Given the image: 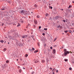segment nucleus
Segmentation results:
<instances>
[{"label":"nucleus","instance_id":"obj_1","mask_svg":"<svg viewBox=\"0 0 74 74\" xmlns=\"http://www.w3.org/2000/svg\"><path fill=\"white\" fill-rule=\"evenodd\" d=\"M64 54H63L62 55V56L63 57L66 56V55H67V53H70L69 51H67V50H66V49H64Z\"/></svg>","mask_w":74,"mask_h":74},{"label":"nucleus","instance_id":"obj_2","mask_svg":"<svg viewBox=\"0 0 74 74\" xmlns=\"http://www.w3.org/2000/svg\"><path fill=\"white\" fill-rule=\"evenodd\" d=\"M26 12H25L24 10H21V11H20V13H22V14H25V13Z\"/></svg>","mask_w":74,"mask_h":74},{"label":"nucleus","instance_id":"obj_3","mask_svg":"<svg viewBox=\"0 0 74 74\" xmlns=\"http://www.w3.org/2000/svg\"><path fill=\"white\" fill-rule=\"evenodd\" d=\"M16 45H19L20 46V47L21 46V44L20 42L18 41L17 42Z\"/></svg>","mask_w":74,"mask_h":74},{"label":"nucleus","instance_id":"obj_4","mask_svg":"<svg viewBox=\"0 0 74 74\" xmlns=\"http://www.w3.org/2000/svg\"><path fill=\"white\" fill-rule=\"evenodd\" d=\"M34 23H35V24L36 25H37V20H34Z\"/></svg>","mask_w":74,"mask_h":74},{"label":"nucleus","instance_id":"obj_5","mask_svg":"<svg viewBox=\"0 0 74 74\" xmlns=\"http://www.w3.org/2000/svg\"><path fill=\"white\" fill-rule=\"evenodd\" d=\"M55 52H56V50H55V49H53V52H52L53 53H55Z\"/></svg>","mask_w":74,"mask_h":74},{"label":"nucleus","instance_id":"obj_6","mask_svg":"<svg viewBox=\"0 0 74 74\" xmlns=\"http://www.w3.org/2000/svg\"><path fill=\"white\" fill-rule=\"evenodd\" d=\"M26 37H27V35L23 36L22 37V38L23 39L25 38H26Z\"/></svg>","mask_w":74,"mask_h":74},{"label":"nucleus","instance_id":"obj_7","mask_svg":"<svg viewBox=\"0 0 74 74\" xmlns=\"http://www.w3.org/2000/svg\"><path fill=\"white\" fill-rule=\"evenodd\" d=\"M38 62H39V61H38V60H36L35 62H34V63H38Z\"/></svg>","mask_w":74,"mask_h":74},{"label":"nucleus","instance_id":"obj_8","mask_svg":"<svg viewBox=\"0 0 74 74\" xmlns=\"http://www.w3.org/2000/svg\"><path fill=\"white\" fill-rule=\"evenodd\" d=\"M19 73H21V72H22V70L21 69H20L19 70Z\"/></svg>","mask_w":74,"mask_h":74},{"label":"nucleus","instance_id":"obj_9","mask_svg":"<svg viewBox=\"0 0 74 74\" xmlns=\"http://www.w3.org/2000/svg\"><path fill=\"white\" fill-rule=\"evenodd\" d=\"M6 50H7V49L5 48L3 49V52H5V51H6Z\"/></svg>","mask_w":74,"mask_h":74},{"label":"nucleus","instance_id":"obj_10","mask_svg":"<svg viewBox=\"0 0 74 74\" xmlns=\"http://www.w3.org/2000/svg\"><path fill=\"white\" fill-rule=\"evenodd\" d=\"M41 62L42 63H44L45 62V60H42Z\"/></svg>","mask_w":74,"mask_h":74},{"label":"nucleus","instance_id":"obj_11","mask_svg":"<svg viewBox=\"0 0 74 74\" xmlns=\"http://www.w3.org/2000/svg\"><path fill=\"white\" fill-rule=\"evenodd\" d=\"M4 66L5 67H7V64H4Z\"/></svg>","mask_w":74,"mask_h":74},{"label":"nucleus","instance_id":"obj_12","mask_svg":"<svg viewBox=\"0 0 74 74\" xmlns=\"http://www.w3.org/2000/svg\"><path fill=\"white\" fill-rule=\"evenodd\" d=\"M38 51V50L35 51H34V53H37Z\"/></svg>","mask_w":74,"mask_h":74},{"label":"nucleus","instance_id":"obj_13","mask_svg":"<svg viewBox=\"0 0 74 74\" xmlns=\"http://www.w3.org/2000/svg\"><path fill=\"white\" fill-rule=\"evenodd\" d=\"M58 16H56L55 17L56 19H58Z\"/></svg>","mask_w":74,"mask_h":74},{"label":"nucleus","instance_id":"obj_14","mask_svg":"<svg viewBox=\"0 0 74 74\" xmlns=\"http://www.w3.org/2000/svg\"><path fill=\"white\" fill-rule=\"evenodd\" d=\"M28 56V55L27 54H26L25 55V58H26V57H27Z\"/></svg>","mask_w":74,"mask_h":74},{"label":"nucleus","instance_id":"obj_15","mask_svg":"<svg viewBox=\"0 0 74 74\" xmlns=\"http://www.w3.org/2000/svg\"><path fill=\"white\" fill-rule=\"evenodd\" d=\"M46 16H49V14H46Z\"/></svg>","mask_w":74,"mask_h":74},{"label":"nucleus","instance_id":"obj_16","mask_svg":"<svg viewBox=\"0 0 74 74\" xmlns=\"http://www.w3.org/2000/svg\"><path fill=\"white\" fill-rule=\"evenodd\" d=\"M37 17L38 18H40V16H39V15H38L37 16Z\"/></svg>","mask_w":74,"mask_h":74},{"label":"nucleus","instance_id":"obj_17","mask_svg":"<svg viewBox=\"0 0 74 74\" xmlns=\"http://www.w3.org/2000/svg\"><path fill=\"white\" fill-rule=\"evenodd\" d=\"M64 60H65V62H67V61H68V60L65 59Z\"/></svg>","mask_w":74,"mask_h":74},{"label":"nucleus","instance_id":"obj_18","mask_svg":"<svg viewBox=\"0 0 74 74\" xmlns=\"http://www.w3.org/2000/svg\"><path fill=\"white\" fill-rule=\"evenodd\" d=\"M64 32H65L66 33H67V32H68V30L65 31H64Z\"/></svg>","mask_w":74,"mask_h":74},{"label":"nucleus","instance_id":"obj_19","mask_svg":"<svg viewBox=\"0 0 74 74\" xmlns=\"http://www.w3.org/2000/svg\"><path fill=\"white\" fill-rule=\"evenodd\" d=\"M56 39H57V38H56L55 39H54L53 40L54 41H56Z\"/></svg>","mask_w":74,"mask_h":74},{"label":"nucleus","instance_id":"obj_20","mask_svg":"<svg viewBox=\"0 0 74 74\" xmlns=\"http://www.w3.org/2000/svg\"><path fill=\"white\" fill-rule=\"evenodd\" d=\"M32 51H34V50H35V49L34 48H32Z\"/></svg>","mask_w":74,"mask_h":74},{"label":"nucleus","instance_id":"obj_21","mask_svg":"<svg viewBox=\"0 0 74 74\" xmlns=\"http://www.w3.org/2000/svg\"><path fill=\"white\" fill-rule=\"evenodd\" d=\"M6 63H8L9 62V61L8 60H7L6 61Z\"/></svg>","mask_w":74,"mask_h":74},{"label":"nucleus","instance_id":"obj_22","mask_svg":"<svg viewBox=\"0 0 74 74\" xmlns=\"http://www.w3.org/2000/svg\"><path fill=\"white\" fill-rule=\"evenodd\" d=\"M49 8H51V9H52V7H51V6H49Z\"/></svg>","mask_w":74,"mask_h":74},{"label":"nucleus","instance_id":"obj_23","mask_svg":"<svg viewBox=\"0 0 74 74\" xmlns=\"http://www.w3.org/2000/svg\"><path fill=\"white\" fill-rule=\"evenodd\" d=\"M0 42H4V41L3 40H0Z\"/></svg>","mask_w":74,"mask_h":74},{"label":"nucleus","instance_id":"obj_24","mask_svg":"<svg viewBox=\"0 0 74 74\" xmlns=\"http://www.w3.org/2000/svg\"><path fill=\"white\" fill-rule=\"evenodd\" d=\"M57 27L58 28H59V27H60V28H61V27H60V25H59Z\"/></svg>","mask_w":74,"mask_h":74},{"label":"nucleus","instance_id":"obj_25","mask_svg":"<svg viewBox=\"0 0 74 74\" xmlns=\"http://www.w3.org/2000/svg\"><path fill=\"white\" fill-rule=\"evenodd\" d=\"M34 6L35 7H37V6L36 5H34Z\"/></svg>","mask_w":74,"mask_h":74},{"label":"nucleus","instance_id":"obj_26","mask_svg":"<svg viewBox=\"0 0 74 74\" xmlns=\"http://www.w3.org/2000/svg\"><path fill=\"white\" fill-rule=\"evenodd\" d=\"M44 30L47 31V28H44Z\"/></svg>","mask_w":74,"mask_h":74},{"label":"nucleus","instance_id":"obj_27","mask_svg":"<svg viewBox=\"0 0 74 74\" xmlns=\"http://www.w3.org/2000/svg\"><path fill=\"white\" fill-rule=\"evenodd\" d=\"M29 50L30 51H32V49H29Z\"/></svg>","mask_w":74,"mask_h":74},{"label":"nucleus","instance_id":"obj_28","mask_svg":"<svg viewBox=\"0 0 74 74\" xmlns=\"http://www.w3.org/2000/svg\"><path fill=\"white\" fill-rule=\"evenodd\" d=\"M69 32L70 33H71V30H69Z\"/></svg>","mask_w":74,"mask_h":74},{"label":"nucleus","instance_id":"obj_29","mask_svg":"<svg viewBox=\"0 0 74 74\" xmlns=\"http://www.w3.org/2000/svg\"><path fill=\"white\" fill-rule=\"evenodd\" d=\"M72 69V68H69V69L70 70H71Z\"/></svg>","mask_w":74,"mask_h":74},{"label":"nucleus","instance_id":"obj_30","mask_svg":"<svg viewBox=\"0 0 74 74\" xmlns=\"http://www.w3.org/2000/svg\"><path fill=\"white\" fill-rule=\"evenodd\" d=\"M20 25H21L20 24H18V25H17V27H18V26H20Z\"/></svg>","mask_w":74,"mask_h":74},{"label":"nucleus","instance_id":"obj_31","mask_svg":"<svg viewBox=\"0 0 74 74\" xmlns=\"http://www.w3.org/2000/svg\"><path fill=\"white\" fill-rule=\"evenodd\" d=\"M32 74H34V72H32Z\"/></svg>","mask_w":74,"mask_h":74},{"label":"nucleus","instance_id":"obj_32","mask_svg":"<svg viewBox=\"0 0 74 74\" xmlns=\"http://www.w3.org/2000/svg\"><path fill=\"white\" fill-rule=\"evenodd\" d=\"M41 26H39V29H41Z\"/></svg>","mask_w":74,"mask_h":74},{"label":"nucleus","instance_id":"obj_33","mask_svg":"<svg viewBox=\"0 0 74 74\" xmlns=\"http://www.w3.org/2000/svg\"><path fill=\"white\" fill-rule=\"evenodd\" d=\"M54 69H55V68H54L53 70H52V71H53H53H54Z\"/></svg>","mask_w":74,"mask_h":74},{"label":"nucleus","instance_id":"obj_34","mask_svg":"<svg viewBox=\"0 0 74 74\" xmlns=\"http://www.w3.org/2000/svg\"><path fill=\"white\" fill-rule=\"evenodd\" d=\"M63 22H66V21L64 20H63Z\"/></svg>","mask_w":74,"mask_h":74},{"label":"nucleus","instance_id":"obj_35","mask_svg":"<svg viewBox=\"0 0 74 74\" xmlns=\"http://www.w3.org/2000/svg\"><path fill=\"white\" fill-rule=\"evenodd\" d=\"M50 48L51 49H52V47H50Z\"/></svg>","mask_w":74,"mask_h":74},{"label":"nucleus","instance_id":"obj_36","mask_svg":"<svg viewBox=\"0 0 74 74\" xmlns=\"http://www.w3.org/2000/svg\"><path fill=\"white\" fill-rule=\"evenodd\" d=\"M71 8V6H70V5L69 6V8Z\"/></svg>","mask_w":74,"mask_h":74},{"label":"nucleus","instance_id":"obj_37","mask_svg":"<svg viewBox=\"0 0 74 74\" xmlns=\"http://www.w3.org/2000/svg\"><path fill=\"white\" fill-rule=\"evenodd\" d=\"M4 25V24L3 23L2 24V26H3Z\"/></svg>","mask_w":74,"mask_h":74},{"label":"nucleus","instance_id":"obj_38","mask_svg":"<svg viewBox=\"0 0 74 74\" xmlns=\"http://www.w3.org/2000/svg\"><path fill=\"white\" fill-rule=\"evenodd\" d=\"M14 36H14V37H16V36H17V35H18L16 34L15 35V34H14Z\"/></svg>","mask_w":74,"mask_h":74},{"label":"nucleus","instance_id":"obj_39","mask_svg":"<svg viewBox=\"0 0 74 74\" xmlns=\"http://www.w3.org/2000/svg\"><path fill=\"white\" fill-rule=\"evenodd\" d=\"M50 70H52V68H50Z\"/></svg>","mask_w":74,"mask_h":74},{"label":"nucleus","instance_id":"obj_40","mask_svg":"<svg viewBox=\"0 0 74 74\" xmlns=\"http://www.w3.org/2000/svg\"><path fill=\"white\" fill-rule=\"evenodd\" d=\"M42 35H43V36H44V35H45V34H44V33H43V34H42Z\"/></svg>","mask_w":74,"mask_h":74},{"label":"nucleus","instance_id":"obj_41","mask_svg":"<svg viewBox=\"0 0 74 74\" xmlns=\"http://www.w3.org/2000/svg\"><path fill=\"white\" fill-rule=\"evenodd\" d=\"M44 46L45 47V46H46V44H44Z\"/></svg>","mask_w":74,"mask_h":74},{"label":"nucleus","instance_id":"obj_42","mask_svg":"<svg viewBox=\"0 0 74 74\" xmlns=\"http://www.w3.org/2000/svg\"><path fill=\"white\" fill-rule=\"evenodd\" d=\"M23 70H25V68H24V67H23Z\"/></svg>","mask_w":74,"mask_h":74},{"label":"nucleus","instance_id":"obj_43","mask_svg":"<svg viewBox=\"0 0 74 74\" xmlns=\"http://www.w3.org/2000/svg\"><path fill=\"white\" fill-rule=\"evenodd\" d=\"M21 23H23V21H21Z\"/></svg>","mask_w":74,"mask_h":74},{"label":"nucleus","instance_id":"obj_44","mask_svg":"<svg viewBox=\"0 0 74 74\" xmlns=\"http://www.w3.org/2000/svg\"><path fill=\"white\" fill-rule=\"evenodd\" d=\"M56 72H57V73H58V70H57L56 71Z\"/></svg>","mask_w":74,"mask_h":74},{"label":"nucleus","instance_id":"obj_45","mask_svg":"<svg viewBox=\"0 0 74 74\" xmlns=\"http://www.w3.org/2000/svg\"><path fill=\"white\" fill-rule=\"evenodd\" d=\"M32 38H33V40H34V38H33V36H32Z\"/></svg>","mask_w":74,"mask_h":74},{"label":"nucleus","instance_id":"obj_46","mask_svg":"<svg viewBox=\"0 0 74 74\" xmlns=\"http://www.w3.org/2000/svg\"><path fill=\"white\" fill-rule=\"evenodd\" d=\"M53 74H55V73H54V72H53Z\"/></svg>","mask_w":74,"mask_h":74},{"label":"nucleus","instance_id":"obj_47","mask_svg":"<svg viewBox=\"0 0 74 74\" xmlns=\"http://www.w3.org/2000/svg\"><path fill=\"white\" fill-rule=\"evenodd\" d=\"M56 47V45H55L54 46V47Z\"/></svg>","mask_w":74,"mask_h":74},{"label":"nucleus","instance_id":"obj_48","mask_svg":"<svg viewBox=\"0 0 74 74\" xmlns=\"http://www.w3.org/2000/svg\"><path fill=\"white\" fill-rule=\"evenodd\" d=\"M16 60H17V61H18V59H17Z\"/></svg>","mask_w":74,"mask_h":74},{"label":"nucleus","instance_id":"obj_49","mask_svg":"<svg viewBox=\"0 0 74 74\" xmlns=\"http://www.w3.org/2000/svg\"><path fill=\"white\" fill-rule=\"evenodd\" d=\"M61 10H62V11H63V9H61Z\"/></svg>","mask_w":74,"mask_h":74},{"label":"nucleus","instance_id":"obj_50","mask_svg":"<svg viewBox=\"0 0 74 74\" xmlns=\"http://www.w3.org/2000/svg\"><path fill=\"white\" fill-rule=\"evenodd\" d=\"M4 10V9H2V10Z\"/></svg>","mask_w":74,"mask_h":74},{"label":"nucleus","instance_id":"obj_51","mask_svg":"<svg viewBox=\"0 0 74 74\" xmlns=\"http://www.w3.org/2000/svg\"><path fill=\"white\" fill-rule=\"evenodd\" d=\"M28 25H29V26H30V24H28Z\"/></svg>","mask_w":74,"mask_h":74},{"label":"nucleus","instance_id":"obj_52","mask_svg":"<svg viewBox=\"0 0 74 74\" xmlns=\"http://www.w3.org/2000/svg\"><path fill=\"white\" fill-rule=\"evenodd\" d=\"M73 3H74V1H73Z\"/></svg>","mask_w":74,"mask_h":74},{"label":"nucleus","instance_id":"obj_53","mask_svg":"<svg viewBox=\"0 0 74 74\" xmlns=\"http://www.w3.org/2000/svg\"><path fill=\"white\" fill-rule=\"evenodd\" d=\"M26 28H28V27L27 26V27H26Z\"/></svg>","mask_w":74,"mask_h":74},{"label":"nucleus","instance_id":"obj_54","mask_svg":"<svg viewBox=\"0 0 74 74\" xmlns=\"http://www.w3.org/2000/svg\"><path fill=\"white\" fill-rule=\"evenodd\" d=\"M54 70H56V69H54Z\"/></svg>","mask_w":74,"mask_h":74},{"label":"nucleus","instance_id":"obj_55","mask_svg":"<svg viewBox=\"0 0 74 74\" xmlns=\"http://www.w3.org/2000/svg\"><path fill=\"white\" fill-rule=\"evenodd\" d=\"M8 44H10V42H8Z\"/></svg>","mask_w":74,"mask_h":74},{"label":"nucleus","instance_id":"obj_56","mask_svg":"<svg viewBox=\"0 0 74 74\" xmlns=\"http://www.w3.org/2000/svg\"><path fill=\"white\" fill-rule=\"evenodd\" d=\"M31 69H32V68L31 67Z\"/></svg>","mask_w":74,"mask_h":74},{"label":"nucleus","instance_id":"obj_57","mask_svg":"<svg viewBox=\"0 0 74 74\" xmlns=\"http://www.w3.org/2000/svg\"><path fill=\"white\" fill-rule=\"evenodd\" d=\"M71 53H72V52H71Z\"/></svg>","mask_w":74,"mask_h":74},{"label":"nucleus","instance_id":"obj_58","mask_svg":"<svg viewBox=\"0 0 74 74\" xmlns=\"http://www.w3.org/2000/svg\"><path fill=\"white\" fill-rule=\"evenodd\" d=\"M25 30H26V29H25Z\"/></svg>","mask_w":74,"mask_h":74},{"label":"nucleus","instance_id":"obj_59","mask_svg":"<svg viewBox=\"0 0 74 74\" xmlns=\"http://www.w3.org/2000/svg\"><path fill=\"white\" fill-rule=\"evenodd\" d=\"M73 32H74V30H73Z\"/></svg>","mask_w":74,"mask_h":74},{"label":"nucleus","instance_id":"obj_60","mask_svg":"<svg viewBox=\"0 0 74 74\" xmlns=\"http://www.w3.org/2000/svg\"><path fill=\"white\" fill-rule=\"evenodd\" d=\"M31 13L32 14L33 13V12H32Z\"/></svg>","mask_w":74,"mask_h":74},{"label":"nucleus","instance_id":"obj_61","mask_svg":"<svg viewBox=\"0 0 74 74\" xmlns=\"http://www.w3.org/2000/svg\"><path fill=\"white\" fill-rule=\"evenodd\" d=\"M38 45H38V46H40L39 45V44H38Z\"/></svg>","mask_w":74,"mask_h":74},{"label":"nucleus","instance_id":"obj_62","mask_svg":"<svg viewBox=\"0 0 74 74\" xmlns=\"http://www.w3.org/2000/svg\"><path fill=\"white\" fill-rule=\"evenodd\" d=\"M47 62H48V61H47Z\"/></svg>","mask_w":74,"mask_h":74},{"label":"nucleus","instance_id":"obj_63","mask_svg":"<svg viewBox=\"0 0 74 74\" xmlns=\"http://www.w3.org/2000/svg\"><path fill=\"white\" fill-rule=\"evenodd\" d=\"M5 42H6V41Z\"/></svg>","mask_w":74,"mask_h":74},{"label":"nucleus","instance_id":"obj_64","mask_svg":"<svg viewBox=\"0 0 74 74\" xmlns=\"http://www.w3.org/2000/svg\"><path fill=\"white\" fill-rule=\"evenodd\" d=\"M49 5H50V4H49Z\"/></svg>","mask_w":74,"mask_h":74}]
</instances>
